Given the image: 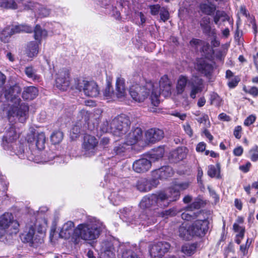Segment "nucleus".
<instances>
[{
    "label": "nucleus",
    "mask_w": 258,
    "mask_h": 258,
    "mask_svg": "<svg viewBox=\"0 0 258 258\" xmlns=\"http://www.w3.org/2000/svg\"><path fill=\"white\" fill-rule=\"evenodd\" d=\"M21 92L20 87L14 85L6 88L0 94V101H7L3 104L1 109L10 122H16L18 120L23 123L28 117L29 106L27 103L22 102L20 98Z\"/></svg>",
    "instance_id": "nucleus-1"
},
{
    "label": "nucleus",
    "mask_w": 258,
    "mask_h": 258,
    "mask_svg": "<svg viewBox=\"0 0 258 258\" xmlns=\"http://www.w3.org/2000/svg\"><path fill=\"white\" fill-rule=\"evenodd\" d=\"M19 137V134L16 130L14 124H9L2 138L1 145L3 149L10 152L11 155H16L19 158L25 159L27 158L30 161L34 160L32 155H28L25 152L24 144L19 143L17 144Z\"/></svg>",
    "instance_id": "nucleus-2"
},
{
    "label": "nucleus",
    "mask_w": 258,
    "mask_h": 258,
    "mask_svg": "<svg viewBox=\"0 0 258 258\" xmlns=\"http://www.w3.org/2000/svg\"><path fill=\"white\" fill-rule=\"evenodd\" d=\"M104 228L103 223L95 218L78 225L75 228L74 236L75 244H78L81 240L92 241L97 239Z\"/></svg>",
    "instance_id": "nucleus-3"
},
{
    "label": "nucleus",
    "mask_w": 258,
    "mask_h": 258,
    "mask_svg": "<svg viewBox=\"0 0 258 258\" xmlns=\"http://www.w3.org/2000/svg\"><path fill=\"white\" fill-rule=\"evenodd\" d=\"M130 125L129 117L122 114L115 117L110 122H104L101 130L103 132H110L115 136L122 137L129 131Z\"/></svg>",
    "instance_id": "nucleus-4"
},
{
    "label": "nucleus",
    "mask_w": 258,
    "mask_h": 258,
    "mask_svg": "<svg viewBox=\"0 0 258 258\" xmlns=\"http://www.w3.org/2000/svg\"><path fill=\"white\" fill-rule=\"evenodd\" d=\"M171 197H168L164 191L145 196L141 201L139 206L142 209L156 210L164 208L170 205Z\"/></svg>",
    "instance_id": "nucleus-5"
},
{
    "label": "nucleus",
    "mask_w": 258,
    "mask_h": 258,
    "mask_svg": "<svg viewBox=\"0 0 258 258\" xmlns=\"http://www.w3.org/2000/svg\"><path fill=\"white\" fill-rule=\"evenodd\" d=\"M154 87L151 88V99L155 106L159 104L158 98L161 94L167 96L171 94V84L168 78L166 76L162 77L159 81L160 88H158V84H154Z\"/></svg>",
    "instance_id": "nucleus-6"
},
{
    "label": "nucleus",
    "mask_w": 258,
    "mask_h": 258,
    "mask_svg": "<svg viewBox=\"0 0 258 258\" xmlns=\"http://www.w3.org/2000/svg\"><path fill=\"white\" fill-rule=\"evenodd\" d=\"M151 82H147L145 86L135 84L132 86L130 89V94L132 98L138 102H143L149 96L151 88L154 87Z\"/></svg>",
    "instance_id": "nucleus-7"
},
{
    "label": "nucleus",
    "mask_w": 258,
    "mask_h": 258,
    "mask_svg": "<svg viewBox=\"0 0 258 258\" xmlns=\"http://www.w3.org/2000/svg\"><path fill=\"white\" fill-rule=\"evenodd\" d=\"M75 86L79 91L83 90L85 95L89 97H95L99 94L98 86L94 81L78 80L76 82Z\"/></svg>",
    "instance_id": "nucleus-8"
},
{
    "label": "nucleus",
    "mask_w": 258,
    "mask_h": 258,
    "mask_svg": "<svg viewBox=\"0 0 258 258\" xmlns=\"http://www.w3.org/2000/svg\"><path fill=\"white\" fill-rule=\"evenodd\" d=\"M33 31V28L27 25H19L6 27L0 33V40L1 41L7 43L9 42L10 37L17 33L25 32L31 33Z\"/></svg>",
    "instance_id": "nucleus-9"
},
{
    "label": "nucleus",
    "mask_w": 258,
    "mask_h": 258,
    "mask_svg": "<svg viewBox=\"0 0 258 258\" xmlns=\"http://www.w3.org/2000/svg\"><path fill=\"white\" fill-rule=\"evenodd\" d=\"M98 144L97 139L93 136L86 135L84 136L82 143V153L86 157L94 156L97 151Z\"/></svg>",
    "instance_id": "nucleus-10"
},
{
    "label": "nucleus",
    "mask_w": 258,
    "mask_h": 258,
    "mask_svg": "<svg viewBox=\"0 0 258 258\" xmlns=\"http://www.w3.org/2000/svg\"><path fill=\"white\" fill-rule=\"evenodd\" d=\"M209 221L208 219L197 220L190 225V232L192 236L202 237L209 229Z\"/></svg>",
    "instance_id": "nucleus-11"
},
{
    "label": "nucleus",
    "mask_w": 258,
    "mask_h": 258,
    "mask_svg": "<svg viewBox=\"0 0 258 258\" xmlns=\"http://www.w3.org/2000/svg\"><path fill=\"white\" fill-rule=\"evenodd\" d=\"M13 219V215L10 213H5L0 216V238L6 233L7 229L11 225H12L16 231L15 232H17L19 225L18 222Z\"/></svg>",
    "instance_id": "nucleus-12"
},
{
    "label": "nucleus",
    "mask_w": 258,
    "mask_h": 258,
    "mask_svg": "<svg viewBox=\"0 0 258 258\" xmlns=\"http://www.w3.org/2000/svg\"><path fill=\"white\" fill-rule=\"evenodd\" d=\"M188 182H176L174 184L169 187L168 189L164 190V192L167 194L168 197H170V204L173 202L176 201L180 197V192L181 190L187 189L189 186Z\"/></svg>",
    "instance_id": "nucleus-13"
},
{
    "label": "nucleus",
    "mask_w": 258,
    "mask_h": 258,
    "mask_svg": "<svg viewBox=\"0 0 258 258\" xmlns=\"http://www.w3.org/2000/svg\"><path fill=\"white\" fill-rule=\"evenodd\" d=\"M20 238L23 242L28 243L31 246H37L43 241L40 236L35 234V229L32 226L21 234Z\"/></svg>",
    "instance_id": "nucleus-14"
},
{
    "label": "nucleus",
    "mask_w": 258,
    "mask_h": 258,
    "mask_svg": "<svg viewBox=\"0 0 258 258\" xmlns=\"http://www.w3.org/2000/svg\"><path fill=\"white\" fill-rule=\"evenodd\" d=\"M170 245L166 242H158L153 243L149 247L150 256L153 258H161L167 253Z\"/></svg>",
    "instance_id": "nucleus-15"
},
{
    "label": "nucleus",
    "mask_w": 258,
    "mask_h": 258,
    "mask_svg": "<svg viewBox=\"0 0 258 258\" xmlns=\"http://www.w3.org/2000/svg\"><path fill=\"white\" fill-rule=\"evenodd\" d=\"M26 140L32 148L34 146L38 150H41L45 147L46 138L43 133L29 134L27 135Z\"/></svg>",
    "instance_id": "nucleus-16"
},
{
    "label": "nucleus",
    "mask_w": 258,
    "mask_h": 258,
    "mask_svg": "<svg viewBox=\"0 0 258 258\" xmlns=\"http://www.w3.org/2000/svg\"><path fill=\"white\" fill-rule=\"evenodd\" d=\"M70 83L69 71L66 69L60 70L56 74L55 84L59 90L65 91L69 87Z\"/></svg>",
    "instance_id": "nucleus-17"
},
{
    "label": "nucleus",
    "mask_w": 258,
    "mask_h": 258,
    "mask_svg": "<svg viewBox=\"0 0 258 258\" xmlns=\"http://www.w3.org/2000/svg\"><path fill=\"white\" fill-rule=\"evenodd\" d=\"M188 85L190 87L189 96L193 99L196 98L198 93L203 91L204 88L203 79L197 76H193L189 80Z\"/></svg>",
    "instance_id": "nucleus-18"
},
{
    "label": "nucleus",
    "mask_w": 258,
    "mask_h": 258,
    "mask_svg": "<svg viewBox=\"0 0 258 258\" xmlns=\"http://www.w3.org/2000/svg\"><path fill=\"white\" fill-rule=\"evenodd\" d=\"M195 69L201 74L207 78H209L213 71V66L207 60L204 58H199L197 60Z\"/></svg>",
    "instance_id": "nucleus-19"
},
{
    "label": "nucleus",
    "mask_w": 258,
    "mask_h": 258,
    "mask_svg": "<svg viewBox=\"0 0 258 258\" xmlns=\"http://www.w3.org/2000/svg\"><path fill=\"white\" fill-rule=\"evenodd\" d=\"M74 223L71 221H68L63 224L59 233V236L62 238L69 239L71 237L72 241L75 243V228Z\"/></svg>",
    "instance_id": "nucleus-20"
},
{
    "label": "nucleus",
    "mask_w": 258,
    "mask_h": 258,
    "mask_svg": "<svg viewBox=\"0 0 258 258\" xmlns=\"http://www.w3.org/2000/svg\"><path fill=\"white\" fill-rule=\"evenodd\" d=\"M151 167V162L146 159L141 158L134 162L133 169L137 173H143L148 171Z\"/></svg>",
    "instance_id": "nucleus-21"
},
{
    "label": "nucleus",
    "mask_w": 258,
    "mask_h": 258,
    "mask_svg": "<svg viewBox=\"0 0 258 258\" xmlns=\"http://www.w3.org/2000/svg\"><path fill=\"white\" fill-rule=\"evenodd\" d=\"M164 135L163 131L157 128H150L146 133L147 140L152 143H154L161 140L164 137Z\"/></svg>",
    "instance_id": "nucleus-22"
},
{
    "label": "nucleus",
    "mask_w": 258,
    "mask_h": 258,
    "mask_svg": "<svg viewBox=\"0 0 258 258\" xmlns=\"http://www.w3.org/2000/svg\"><path fill=\"white\" fill-rule=\"evenodd\" d=\"M28 9L34 11L36 15L39 17H45L49 16L50 10L46 7L43 6L38 3L30 2L27 6Z\"/></svg>",
    "instance_id": "nucleus-23"
},
{
    "label": "nucleus",
    "mask_w": 258,
    "mask_h": 258,
    "mask_svg": "<svg viewBox=\"0 0 258 258\" xmlns=\"http://www.w3.org/2000/svg\"><path fill=\"white\" fill-rule=\"evenodd\" d=\"M103 251L100 258H115V250L111 241H104L102 244Z\"/></svg>",
    "instance_id": "nucleus-24"
},
{
    "label": "nucleus",
    "mask_w": 258,
    "mask_h": 258,
    "mask_svg": "<svg viewBox=\"0 0 258 258\" xmlns=\"http://www.w3.org/2000/svg\"><path fill=\"white\" fill-rule=\"evenodd\" d=\"M142 131L139 127H136L132 130L126 136V142L127 145H133L135 144L138 141L140 140L142 137Z\"/></svg>",
    "instance_id": "nucleus-25"
},
{
    "label": "nucleus",
    "mask_w": 258,
    "mask_h": 258,
    "mask_svg": "<svg viewBox=\"0 0 258 258\" xmlns=\"http://www.w3.org/2000/svg\"><path fill=\"white\" fill-rule=\"evenodd\" d=\"M126 94L125 88L124 80L122 78H117L116 81L115 95L119 99L123 98Z\"/></svg>",
    "instance_id": "nucleus-26"
},
{
    "label": "nucleus",
    "mask_w": 258,
    "mask_h": 258,
    "mask_svg": "<svg viewBox=\"0 0 258 258\" xmlns=\"http://www.w3.org/2000/svg\"><path fill=\"white\" fill-rule=\"evenodd\" d=\"M38 90L34 86L26 87L24 88L22 97L25 100H31L38 95Z\"/></svg>",
    "instance_id": "nucleus-27"
},
{
    "label": "nucleus",
    "mask_w": 258,
    "mask_h": 258,
    "mask_svg": "<svg viewBox=\"0 0 258 258\" xmlns=\"http://www.w3.org/2000/svg\"><path fill=\"white\" fill-rule=\"evenodd\" d=\"M137 215H135L133 223L135 224H151L152 223H154V220L153 219H150V218L147 215V212L143 211L141 214L139 216V218H137Z\"/></svg>",
    "instance_id": "nucleus-28"
},
{
    "label": "nucleus",
    "mask_w": 258,
    "mask_h": 258,
    "mask_svg": "<svg viewBox=\"0 0 258 258\" xmlns=\"http://www.w3.org/2000/svg\"><path fill=\"white\" fill-rule=\"evenodd\" d=\"M210 18L205 17H203L200 21V26L203 30V32L205 34L210 36L214 35L215 33L214 30H212L210 25Z\"/></svg>",
    "instance_id": "nucleus-29"
},
{
    "label": "nucleus",
    "mask_w": 258,
    "mask_h": 258,
    "mask_svg": "<svg viewBox=\"0 0 258 258\" xmlns=\"http://www.w3.org/2000/svg\"><path fill=\"white\" fill-rule=\"evenodd\" d=\"M213 19L214 23L219 27L221 24V22H220V21H221L222 22L228 21L229 23H231L229 16H228L227 14L224 11L219 10L217 11L216 12L215 15L214 16Z\"/></svg>",
    "instance_id": "nucleus-30"
},
{
    "label": "nucleus",
    "mask_w": 258,
    "mask_h": 258,
    "mask_svg": "<svg viewBox=\"0 0 258 258\" xmlns=\"http://www.w3.org/2000/svg\"><path fill=\"white\" fill-rule=\"evenodd\" d=\"M136 186L137 189L141 192H147L150 191L152 188L150 181L146 178L139 179L137 181Z\"/></svg>",
    "instance_id": "nucleus-31"
},
{
    "label": "nucleus",
    "mask_w": 258,
    "mask_h": 258,
    "mask_svg": "<svg viewBox=\"0 0 258 258\" xmlns=\"http://www.w3.org/2000/svg\"><path fill=\"white\" fill-rule=\"evenodd\" d=\"M24 0H0V7L10 9H18V4Z\"/></svg>",
    "instance_id": "nucleus-32"
},
{
    "label": "nucleus",
    "mask_w": 258,
    "mask_h": 258,
    "mask_svg": "<svg viewBox=\"0 0 258 258\" xmlns=\"http://www.w3.org/2000/svg\"><path fill=\"white\" fill-rule=\"evenodd\" d=\"M186 150L185 148H178L172 152L171 156L176 162L182 160L186 157Z\"/></svg>",
    "instance_id": "nucleus-33"
},
{
    "label": "nucleus",
    "mask_w": 258,
    "mask_h": 258,
    "mask_svg": "<svg viewBox=\"0 0 258 258\" xmlns=\"http://www.w3.org/2000/svg\"><path fill=\"white\" fill-rule=\"evenodd\" d=\"M189 80L183 76H180L177 81L176 91L178 94H181L185 90V87L188 84Z\"/></svg>",
    "instance_id": "nucleus-34"
},
{
    "label": "nucleus",
    "mask_w": 258,
    "mask_h": 258,
    "mask_svg": "<svg viewBox=\"0 0 258 258\" xmlns=\"http://www.w3.org/2000/svg\"><path fill=\"white\" fill-rule=\"evenodd\" d=\"M197 248V243H186L181 248V251L187 256L194 254Z\"/></svg>",
    "instance_id": "nucleus-35"
},
{
    "label": "nucleus",
    "mask_w": 258,
    "mask_h": 258,
    "mask_svg": "<svg viewBox=\"0 0 258 258\" xmlns=\"http://www.w3.org/2000/svg\"><path fill=\"white\" fill-rule=\"evenodd\" d=\"M161 178H166L173 174L172 168L169 166H163L157 170Z\"/></svg>",
    "instance_id": "nucleus-36"
},
{
    "label": "nucleus",
    "mask_w": 258,
    "mask_h": 258,
    "mask_svg": "<svg viewBox=\"0 0 258 258\" xmlns=\"http://www.w3.org/2000/svg\"><path fill=\"white\" fill-rule=\"evenodd\" d=\"M200 8L202 13L207 15H212L216 10L215 6L210 3H202L200 5Z\"/></svg>",
    "instance_id": "nucleus-37"
},
{
    "label": "nucleus",
    "mask_w": 258,
    "mask_h": 258,
    "mask_svg": "<svg viewBox=\"0 0 258 258\" xmlns=\"http://www.w3.org/2000/svg\"><path fill=\"white\" fill-rule=\"evenodd\" d=\"M200 212H194L191 209H188L187 206L185 208V211L183 212L181 217L184 220L190 221L198 217Z\"/></svg>",
    "instance_id": "nucleus-38"
},
{
    "label": "nucleus",
    "mask_w": 258,
    "mask_h": 258,
    "mask_svg": "<svg viewBox=\"0 0 258 258\" xmlns=\"http://www.w3.org/2000/svg\"><path fill=\"white\" fill-rule=\"evenodd\" d=\"M38 52L37 42H31L27 46V53L29 57H32L37 55Z\"/></svg>",
    "instance_id": "nucleus-39"
},
{
    "label": "nucleus",
    "mask_w": 258,
    "mask_h": 258,
    "mask_svg": "<svg viewBox=\"0 0 258 258\" xmlns=\"http://www.w3.org/2000/svg\"><path fill=\"white\" fill-rule=\"evenodd\" d=\"M34 38L37 40H40L43 38L47 36V32L46 30L43 29L41 27L37 25L34 30Z\"/></svg>",
    "instance_id": "nucleus-40"
},
{
    "label": "nucleus",
    "mask_w": 258,
    "mask_h": 258,
    "mask_svg": "<svg viewBox=\"0 0 258 258\" xmlns=\"http://www.w3.org/2000/svg\"><path fill=\"white\" fill-rule=\"evenodd\" d=\"M24 72L26 75L32 80L38 81L39 79V76L37 74L36 70L32 66L26 67Z\"/></svg>",
    "instance_id": "nucleus-41"
},
{
    "label": "nucleus",
    "mask_w": 258,
    "mask_h": 258,
    "mask_svg": "<svg viewBox=\"0 0 258 258\" xmlns=\"http://www.w3.org/2000/svg\"><path fill=\"white\" fill-rule=\"evenodd\" d=\"M179 235L181 238L188 240L191 236H192V234L190 232V225L187 228L184 226H181L179 228Z\"/></svg>",
    "instance_id": "nucleus-42"
},
{
    "label": "nucleus",
    "mask_w": 258,
    "mask_h": 258,
    "mask_svg": "<svg viewBox=\"0 0 258 258\" xmlns=\"http://www.w3.org/2000/svg\"><path fill=\"white\" fill-rule=\"evenodd\" d=\"M189 44L191 47H195L196 49H198L199 46H201V50L203 52H204V47L205 46L207 47H210L208 43L195 38L191 39L189 42Z\"/></svg>",
    "instance_id": "nucleus-43"
},
{
    "label": "nucleus",
    "mask_w": 258,
    "mask_h": 258,
    "mask_svg": "<svg viewBox=\"0 0 258 258\" xmlns=\"http://www.w3.org/2000/svg\"><path fill=\"white\" fill-rule=\"evenodd\" d=\"M220 165L219 163H217L216 166L210 165L208 167V174L211 177H217L219 178L220 177Z\"/></svg>",
    "instance_id": "nucleus-44"
},
{
    "label": "nucleus",
    "mask_w": 258,
    "mask_h": 258,
    "mask_svg": "<svg viewBox=\"0 0 258 258\" xmlns=\"http://www.w3.org/2000/svg\"><path fill=\"white\" fill-rule=\"evenodd\" d=\"M205 205L206 203L203 200L200 198H197L191 204L187 206V208L194 211V210L199 209L203 207Z\"/></svg>",
    "instance_id": "nucleus-45"
},
{
    "label": "nucleus",
    "mask_w": 258,
    "mask_h": 258,
    "mask_svg": "<svg viewBox=\"0 0 258 258\" xmlns=\"http://www.w3.org/2000/svg\"><path fill=\"white\" fill-rule=\"evenodd\" d=\"M63 136V133L59 131H55L50 137L51 141L53 144H59L62 141Z\"/></svg>",
    "instance_id": "nucleus-46"
},
{
    "label": "nucleus",
    "mask_w": 258,
    "mask_h": 258,
    "mask_svg": "<svg viewBox=\"0 0 258 258\" xmlns=\"http://www.w3.org/2000/svg\"><path fill=\"white\" fill-rule=\"evenodd\" d=\"M134 210L132 208H124L122 209L121 213L125 217L133 223V221L135 216Z\"/></svg>",
    "instance_id": "nucleus-47"
},
{
    "label": "nucleus",
    "mask_w": 258,
    "mask_h": 258,
    "mask_svg": "<svg viewBox=\"0 0 258 258\" xmlns=\"http://www.w3.org/2000/svg\"><path fill=\"white\" fill-rule=\"evenodd\" d=\"M109 199L114 205L117 206L122 200V198L117 192L113 191L111 193Z\"/></svg>",
    "instance_id": "nucleus-48"
},
{
    "label": "nucleus",
    "mask_w": 258,
    "mask_h": 258,
    "mask_svg": "<svg viewBox=\"0 0 258 258\" xmlns=\"http://www.w3.org/2000/svg\"><path fill=\"white\" fill-rule=\"evenodd\" d=\"M126 145H127V144H126V142L123 144H120L117 146H115L113 149V153L117 155L121 156L123 155V153L126 150Z\"/></svg>",
    "instance_id": "nucleus-49"
},
{
    "label": "nucleus",
    "mask_w": 258,
    "mask_h": 258,
    "mask_svg": "<svg viewBox=\"0 0 258 258\" xmlns=\"http://www.w3.org/2000/svg\"><path fill=\"white\" fill-rule=\"evenodd\" d=\"M210 101L211 104L218 106L220 104L221 99L217 93H213L211 95Z\"/></svg>",
    "instance_id": "nucleus-50"
},
{
    "label": "nucleus",
    "mask_w": 258,
    "mask_h": 258,
    "mask_svg": "<svg viewBox=\"0 0 258 258\" xmlns=\"http://www.w3.org/2000/svg\"><path fill=\"white\" fill-rule=\"evenodd\" d=\"M176 213V211L174 209H169L167 210L162 211L160 213H158L159 216L162 217H165L167 216H174Z\"/></svg>",
    "instance_id": "nucleus-51"
},
{
    "label": "nucleus",
    "mask_w": 258,
    "mask_h": 258,
    "mask_svg": "<svg viewBox=\"0 0 258 258\" xmlns=\"http://www.w3.org/2000/svg\"><path fill=\"white\" fill-rule=\"evenodd\" d=\"M104 96L107 98H112L114 96V93L112 91V88L109 83H108L103 92Z\"/></svg>",
    "instance_id": "nucleus-52"
},
{
    "label": "nucleus",
    "mask_w": 258,
    "mask_h": 258,
    "mask_svg": "<svg viewBox=\"0 0 258 258\" xmlns=\"http://www.w3.org/2000/svg\"><path fill=\"white\" fill-rule=\"evenodd\" d=\"M251 154V160L252 161H256L258 160V146H254L250 151Z\"/></svg>",
    "instance_id": "nucleus-53"
},
{
    "label": "nucleus",
    "mask_w": 258,
    "mask_h": 258,
    "mask_svg": "<svg viewBox=\"0 0 258 258\" xmlns=\"http://www.w3.org/2000/svg\"><path fill=\"white\" fill-rule=\"evenodd\" d=\"M149 8L151 15L154 16L158 15L159 12H160V10L162 9L158 4L151 5L149 6Z\"/></svg>",
    "instance_id": "nucleus-54"
},
{
    "label": "nucleus",
    "mask_w": 258,
    "mask_h": 258,
    "mask_svg": "<svg viewBox=\"0 0 258 258\" xmlns=\"http://www.w3.org/2000/svg\"><path fill=\"white\" fill-rule=\"evenodd\" d=\"M161 19L165 22L169 19V14L168 11L164 8H162L160 12Z\"/></svg>",
    "instance_id": "nucleus-55"
},
{
    "label": "nucleus",
    "mask_w": 258,
    "mask_h": 258,
    "mask_svg": "<svg viewBox=\"0 0 258 258\" xmlns=\"http://www.w3.org/2000/svg\"><path fill=\"white\" fill-rule=\"evenodd\" d=\"M164 153V149L160 147L157 149L156 153L152 154L151 155L152 158H155L157 160L161 158L163 156Z\"/></svg>",
    "instance_id": "nucleus-56"
},
{
    "label": "nucleus",
    "mask_w": 258,
    "mask_h": 258,
    "mask_svg": "<svg viewBox=\"0 0 258 258\" xmlns=\"http://www.w3.org/2000/svg\"><path fill=\"white\" fill-rule=\"evenodd\" d=\"M81 128L79 125H74L71 129V134L72 138H77L80 133Z\"/></svg>",
    "instance_id": "nucleus-57"
},
{
    "label": "nucleus",
    "mask_w": 258,
    "mask_h": 258,
    "mask_svg": "<svg viewBox=\"0 0 258 258\" xmlns=\"http://www.w3.org/2000/svg\"><path fill=\"white\" fill-rule=\"evenodd\" d=\"M239 81V78L238 77H235L231 79H229L228 86L230 88H233L237 85Z\"/></svg>",
    "instance_id": "nucleus-58"
},
{
    "label": "nucleus",
    "mask_w": 258,
    "mask_h": 258,
    "mask_svg": "<svg viewBox=\"0 0 258 258\" xmlns=\"http://www.w3.org/2000/svg\"><path fill=\"white\" fill-rule=\"evenodd\" d=\"M197 121L200 123L204 124L206 127H208L210 125V122L207 115H203L202 117L198 118Z\"/></svg>",
    "instance_id": "nucleus-59"
},
{
    "label": "nucleus",
    "mask_w": 258,
    "mask_h": 258,
    "mask_svg": "<svg viewBox=\"0 0 258 258\" xmlns=\"http://www.w3.org/2000/svg\"><path fill=\"white\" fill-rule=\"evenodd\" d=\"M243 90L247 93L251 95L254 97L258 96V88L256 87H251L249 89H246L245 87L243 88Z\"/></svg>",
    "instance_id": "nucleus-60"
},
{
    "label": "nucleus",
    "mask_w": 258,
    "mask_h": 258,
    "mask_svg": "<svg viewBox=\"0 0 258 258\" xmlns=\"http://www.w3.org/2000/svg\"><path fill=\"white\" fill-rule=\"evenodd\" d=\"M122 257V258H138L137 254L131 250L123 252Z\"/></svg>",
    "instance_id": "nucleus-61"
},
{
    "label": "nucleus",
    "mask_w": 258,
    "mask_h": 258,
    "mask_svg": "<svg viewBox=\"0 0 258 258\" xmlns=\"http://www.w3.org/2000/svg\"><path fill=\"white\" fill-rule=\"evenodd\" d=\"M255 119L256 117L255 115H250L245 119L244 124L246 126H249L255 121Z\"/></svg>",
    "instance_id": "nucleus-62"
},
{
    "label": "nucleus",
    "mask_w": 258,
    "mask_h": 258,
    "mask_svg": "<svg viewBox=\"0 0 258 258\" xmlns=\"http://www.w3.org/2000/svg\"><path fill=\"white\" fill-rule=\"evenodd\" d=\"M242 127L241 126H237L235 127L234 130V136L238 139H239L241 137Z\"/></svg>",
    "instance_id": "nucleus-63"
},
{
    "label": "nucleus",
    "mask_w": 258,
    "mask_h": 258,
    "mask_svg": "<svg viewBox=\"0 0 258 258\" xmlns=\"http://www.w3.org/2000/svg\"><path fill=\"white\" fill-rule=\"evenodd\" d=\"M183 128L185 133L190 137L192 135V130L188 123L186 122L183 125Z\"/></svg>",
    "instance_id": "nucleus-64"
}]
</instances>
